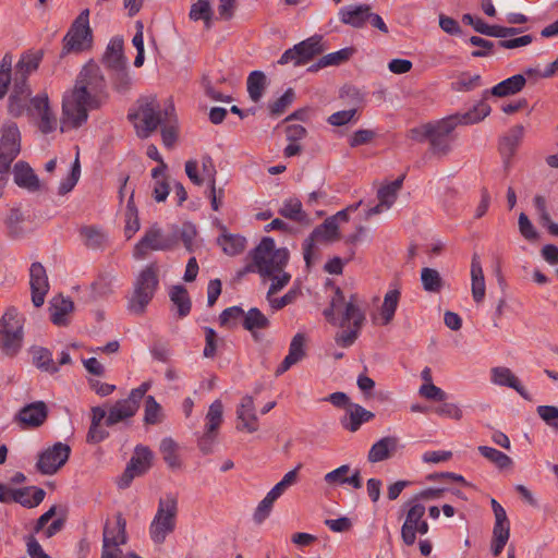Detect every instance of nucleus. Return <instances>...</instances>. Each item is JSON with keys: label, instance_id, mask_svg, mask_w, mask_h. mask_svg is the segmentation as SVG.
I'll list each match as a JSON object with an SVG mask.
<instances>
[{"label": "nucleus", "instance_id": "nucleus-61", "mask_svg": "<svg viewBox=\"0 0 558 558\" xmlns=\"http://www.w3.org/2000/svg\"><path fill=\"white\" fill-rule=\"evenodd\" d=\"M536 412L549 426L558 429V408L555 405H538Z\"/></svg>", "mask_w": 558, "mask_h": 558}, {"label": "nucleus", "instance_id": "nucleus-21", "mask_svg": "<svg viewBox=\"0 0 558 558\" xmlns=\"http://www.w3.org/2000/svg\"><path fill=\"white\" fill-rule=\"evenodd\" d=\"M126 543V521L122 513L116 514V525L110 526L107 522L104 526L102 545L104 547H119Z\"/></svg>", "mask_w": 558, "mask_h": 558}, {"label": "nucleus", "instance_id": "nucleus-7", "mask_svg": "<svg viewBox=\"0 0 558 558\" xmlns=\"http://www.w3.org/2000/svg\"><path fill=\"white\" fill-rule=\"evenodd\" d=\"M23 341V325L15 308H9L0 319V350L9 356L15 355Z\"/></svg>", "mask_w": 558, "mask_h": 558}, {"label": "nucleus", "instance_id": "nucleus-47", "mask_svg": "<svg viewBox=\"0 0 558 558\" xmlns=\"http://www.w3.org/2000/svg\"><path fill=\"white\" fill-rule=\"evenodd\" d=\"M178 445L170 438H163L160 442V452L162 453L165 462L170 469H179L181 466V460L177 453Z\"/></svg>", "mask_w": 558, "mask_h": 558}, {"label": "nucleus", "instance_id": "nucleus-52", "mask_svg": "<svg viewBox=\"0 0 558 558\" xmlns=\"http://www.w3.org/2000/svg\"><path fill=\"white\" fill-rule=\"evenodd\" d=\"M305 342L306 337L304 333L298 332L294 335L290 342L288 357L293 359L296 363H299L306 355L305 351Z\"/></svg>", "mask_w": 558, "mask_h": 558}, {"label": "nucleus", "instance_id": "nucleus-57", "mask_svg": "<svg viewBox=\"0 0 558 558\" xmlns=\"http://www.w3.org/2000/svg\"><path fill=\"white\" fill-rule=\"evenodd\" d=\"M173 233L177 234L178 240H182L186 251L193 252V241L197 233L193 223L185 222L180 230L177 229Z\"/></svg>", "mask_w": 558, "mask_h": 558}, {"label": "nucleus", "instance_id": "nucleus-38", "mask_svg": "<svg viewBox=\"0 0 558 558\" xmlns=\"http://www.w3.org/2000/svg\"><path fill=\"white\" fill-rule=\"evenodd\" d=\"M110 71V80L113 89L119 94H126L132 87V77L126 64L111 69Z\"/></svg>", "mask_w": 558, "mask_h": 558}, {"label": "nucleus", "instance_id": "nucleus-50", "mask_svg": "<svg viewBox=\"0 0 558 558\" xmlns=\"http://www.w3.org/2000/svg\"><path fill=\"white\" fill-rule=\"evenodd\" d=\"M210 0H197L190 11V19L194 21L203 20L206 26L209 27L211 20Z\"/></svg>", "mask_w": 558, "mask_h": 558}, {"label": "nucleus", "instance_id": "nucleus-31", "mask_svg": "<svg viewBox=\"0 0 558 558\" xmlns=\"http://www.w3.org/2000/svg\"><path fill=\"white\" fill-rule=\"evenodd\" d=\"M123 38L120 36H116L109 41L101 59L108 70L126 64V59L123 53Z\"/></svg>", "mask_w": 558, "mask_h": 558}, {"label": "nucleus", "instance_id": "nucleus-42", "mask_svg": "<svg viewBox=\"0 0 558 558\" xmlns=\"http://www.w3.org/2000/svg\"><path fill=\"white\" fill-rule=\"evenodd\" d=\"M279 214L290 220L296 222H304L307 220V215L302 208V203L298 198H289L283 202Z\"/></svg>", "mask_w": 558, "mask_h": 558}, {"label": "nucleus", "instance_id": "nucleus-46", "mask_svg": "<svg viewBox=\"0 0 558 558\" xmlns=\"http://www.w3.org/2000/svg\"><path fill=\"white\" fill-rule=\"evenodd\" d=\"M25 218L20 208H12L10 214L5 220V226L8 229V234L11 239H20L24 235V229L22 223Z\"/></svg>", "mask_w": 558, "mask_h": 558}, {"label": "nucleus", "instance_id": "nucleus-58", "mask_svg": "<svg viewBox=\"0 0 558 558\" xmlns=\"http://www.w3.org/2000/svg\"><path fill=\"white\" fill-rule=\"evenodd\" d=\"M462 22L468 24V25H471L474 28L475 32H477V33H480L482 35H486V36L493 37L495 25H488L482 19H480V17L475 19L470 13H465L462 16Z\"/></svg>", "mask_w": 558, "mask_h": 558}, {"label": "nucleus", "instance_id": "nucleus-35", "mask_svg": "<svg viewBox=\"0 0 558 558\" xmlns=\"http://www.w3.org/2000/svg\"><path fill=\"white\" fill-rule=\"evenodd\" d=\"M222 230L223 233L217 238V243L223 253L229 256L241 254L246 247V239L239 234L227 233L226 227H222Z\"/></svg>", "mask_w": 558, "mask_h": 558}, {"label": "nucleus", "instance_id": "nucleus-25", "mask_svg": "<svg viewBox=\"0 0 558 558\" xmlns=\"http://www.w3.org/2000/svg\"><path fill=\"white\" fill-rule=\"evenodd\" d=\"M357 295L351 294L350 300L347 302L344 300V304L341 306V319L339 323L340 327H345L352 324V327L362 328L366 317L364 311L360 308L356 304Z\"/></svg>", "mask_w": 558, "mask_h": 558}, {"label": "nucleus", "instance_id": "nucleus-41", "mask_svg": "<svg viewBox=\"0 0 558 558\" xmlns=\"http://www.w3.org/2000/svg\"><path fill=\"white\" fill-rule=\"evenodd\" d=\"M533 204L539 216V222L543 227H546L551 235L558 236V223L554 222L547 210L546 198L543 195H535Z\"/></svg>", "mask_w": 558, "mask_h": 558}, {"label": "nucleus", "instance_id": "nucleus-19", "mask_svg": "<svg viewBox=\"0 0 558 558\" xmlns=\"http://www.w3.org/2000/svg\"><path fill=\"white\" fill-rule=\"evenodd\" d=\"M400 440L396 436H386L373 444L371 447L367 460L371 463H377L391 458L400 448Z\"/></svg>", "mask_w": 558, "mask_h": 558}, {"label": "nucleus", "instance_id": "nucleus-33", "mask_svg": "<svg viewBox=\"0 0 558 558\" xmlns=\"http://www.w3.org/2000/svg\"><path fill=\"white\" fill-rule=\"evenodd\" d=\"M471 291L475 303H482L485 298V278L481 265L480 256L475 253L471 262Z\"/></svg>", "mask_w": 558, "mask_h": 558}, {"label": "nucleus", "instance_id": "nucleus-17", "mask_svg": "<svg viewBox=\"0 0 558 558\" xmlns=\"http://www.w3.org/2000/svg\"><path fill=\"white\" fill-rule=\"evenodd\" d=\"M0 148L5 154L4 159L13 162L21 153V132L15 122H9L1 128Z\"/></svg>", "mask_w": 558, "mask_h": 558}, {"label": "nucleus", "instance_id": "nucleus-3", "mask_svg": "<svg viewBox=\"0 0 558 558\" xmlns=\"http://www.w3.org/2000/svg\"><path fill=\"white\" fill-rule=\"evenodd\" d=\"M252 263L236 271L241 279L250 272H258L262 277H270L274 272H281L289 260V251L286 247L276 248L275 240L270 236L262 239L259 244L250 252Z\"/></svg>", "mask_w": 558, "mask_h": 558}, {"label": "nucleus", "instance_id": "nucleus-27", "mask_svg": "<svg viewBox=\"0 0 558 558\" xmlns=\"http://www.w3.org/2000/svg\"><path fill=\"white\" fill-rule=\"evenodd\" d=\"M492 380L498 386L509 387L514 389L523 399L530 401L531 396L527 390L521 385L520 380L508 367H494L492 369Z\"/></svg>", "mask_w": 558, "mask_h": 558}, {"label": "nucleus", "instance_id": "nucleus-9", "mask_svg": "<svg viewBox=\"0 0 558 558\" xmlns=\"http://www.w3.org/2000/svg\"><path fill=\"white\" fill-rule=\"evenodd\" d=\"M177 244L178 236L175 233L165 235L158 223H154L135 244L133 257L135 259H143L146 257L148 251H170L175 247Z\"/></svg>", "mask_w": 558, "mask_h": 558}, {"label": "nucleus", "instance_id": "nucleus-51", "mask_svg": "<svg viewBox=\"0 0 558 558\" xmlns=\"http://www.w3.org/2000/svg\"><path fill=\"white\" fill-rule=\"evenodd\" d=\"M93 301L105 298L112 293V278L108 275H100L92 284Z\"/></svg>", "mask_w": 558, "mask_h": 558}, {"label": "nucleus", "instance_id": "nucleus-44", "mask_svg": "<svg viewBox=\"0 0 558 558\" xmlns=\"http://www.w3.org/2000/svg\"><path fill=\"white\" fill-rule=\"evenodd\" d=\"M400 291L398 289L389 290L384 298V303L381 305V318L383 324L388 325L395 317V313L397 311L399 300H400Z\"/></svg>", "mask_w": 558, "mask_h": 558}, {"label": "nucleus", "instance_id": "nucleus-39", "mask_svg": "<svg viewBox=\"0 0 558 558\" xmlns=\"http://www.w3.org/2000/svg\"><path fill=\"white\" fill-rule=\"evenodd\" d=\"M34 365L47 373L54 374L59 371V367L52 360V353L43 347H35L32 350Z\"/></svg>", "mask_w": 558, "mask_h": 558}, {"label": "nucleus", "instance_id": "nucleus-16", "mask_svg": "<svg viewBox=\"0 0 558 558\" xmlns=\"http://www.w3.org/2000/svg\"><path fill=\"white\" fill-rule=\"evenodd\" d=\"M408 505L410 508L401 526V538L407 546H412L416 541V526L422 522L426 509L423 504L412 500Z\"/></svg>", "mask_w": 558, "mask_h": 558}, {"label": "nucleus", "instance_id": "nucleus-4", "mask_svg": "<svg viewBox=\"0 0 558 558\" xmlns=\"http://www.w3.org/2000/svg\"><path fill=\"white\" fill-rule=\"evenodd\" d=\"M159 287L158 267L155 263L143 268L133 283L126 308L131 314L143 315Z\"/></svg>", "mask_w": 558, "mask_h": 558}, {"label": "nucleus", "instance_id": "nucleus-40", "mask_svg": "<svg viewBox=\"0 0 558 558\" xmlns=\"http://www.w3.org/2000/svg\"><path fill=\"white\" fill-rule=\"evenodd\" d=\"M246 86L250 98L254 102L259 101L266 87L265 73L258 70L251 72L247 77Z\"/></svg>", "mask_w": 558, "mask_h": 558}, {"label": "nucleus", "instance_id": "nucleus-1", "mask_svg": "<svg viewBox=\"0 0 558 558\" xmlns=\"http://www.w3.org/2000/svg\"><path fill=\"white\" fill-rule=\"evenodd\" d=\"M106 89L107 82L99 65L89 61L81 70L72 93L63 98L61 131L68 125L82 126L88 119V110L101 107L107 98Z\"/></svg>", "mask_w": 558, "mask_h": 558}, {"label": "nucleus", "instance_id": "nucleus-13", "mask_svg": "<svg viewBox=\"0 0 558 558\" xmlns=\"http://www.w3.org/2000/svg\"><path fill=\"white\" fill-rule=\"evenodd\" d=\"M71 447L63 442H56L44 450L36 463L37 470L44 475L56 474L69 460Z\"/></svg>", "mask_w": 558, "mask_h": 558}, {"label": "nucleus", "instance_id": "nucleus-22", "mask_svg": "<svg viewBox=\"0 0 558 558\" xmlns=\"http://www.w3.org/2000/svg\"><path fill=\"white\" fill-rule=\"evenodd\" d=\"M14 183L29 192L40 189V181L28 162L20 160L13 167Z\"/></svg>", "mask_w": 558, "mask_h": 558}, {"label": "nucleus", "instance_id": "nucleus-10", "mask_svg": "<svg viewBox=\"0 0 558 558\" xmlns=\"http://www.w3.org/2000/svg\"><path fill=\"white\" fill-rule=\"evenodd\" d=\"M153 459L154 453L147 446L137 445L123 474L118 481L119 488H128L135 477L146 474L153 465Z\"/></svg>", "mask_w": 558, "mask_h": 558}, {"label": "nucleus", "instance_id": "nucleus-48", "mask_svg": "<svg viewBox=\"0 0 558 558\" xmlns=\"http://www.w3.org/2000/svg\"><path fill=\"white\" fill-rule=\"evenodd\" d=\"M223 405L220 400L214 401L208 409L206 429L216 433L222 422Z\"/></svg>", "mask_w": 558, "mask_h": 558}, {"label": "nucleus", "instance_id": "nucleus-23", "mask_svg": "<svg viewBox=\"0 0 558 558\" xmlns=\"http://www.w3.org/2000/svg\"><path fill=\"white\" fill-rule=\"evenodd\" d=\"M371 7L368 4L345 5L339 10V20L354 28H362L368 21Z\"/></svg>", "mask_w": 558, "mask_h": 558}, {"label": "nucleus", "instance_id": "nucleus-6", "mask_svg": "<svg viewBox=\"0 0 558 558\" xmlns=\"http://www.w3.org/2000/svg\"><path fill=\"white\" fill-rule=\"evenodd\" d=\"M63 47L60 57L69 53H80L89 50L93 46V31L89 26V10H83L73 21L63 37Z\"/></svg>", "mask_w": 558, "mask_h": 558}, {"label": "nucleus", "instance_id": "nucleus-37", "mask_svg": "<svg viewBox=\"0 0 558 558\" xmlns=\"http://www.w3.org/2000/svg\"><path fill=\"white\" fill-rule=\"evenodd\" d=\"M134 190H132L128 199L125 210L124 234L128 240H130L141 228L138 209L134 202Z\"/></svg>", "mask_w": 558, "mask_h": 558}, {"label": "nucleus", "instance_id": "nucleus-34", "mask_svg": "<svg viewBox=\"0 0 558 558\" xmlns=\"http://www.w3.org/2000/svg\"><path fill=\"white\" fill-rule=\"evenodd\" d=\"M44 58L43 50H27L21 54L20 60L16 62L14 66V73L16 75L29 76L33 72H35Z\"/></svg>", "mask_w": 558, "mask_h": 558}, {"label": "nucleus", "instance_id": "nucleus-28", "mask_svg": "<svg viewBox=\"0 0 558 558\" xmlns=\"http://www.w3.org/2000/svg\"><path fill=\"white\" fill-rule=\"evenodd\" d=\"M242 326L245 330L250 331L254 341L259 342L262 337L258 330L269 328L270 320L257 307H251L246 313L244 312Z\"/></svg>", "mask_w": 558, "mask_h": 558}, {"label": "nucleus", "instance_id": "nucleus-5", "mask_svg": "<svg viewBox=\"0 0 558 558\" xmlns=\"http://www.w3.org/2000/svg\"><path fill=\"white\" fill-rule=\"evenodd\" d=\"M178 499L172 494L158 501L157 512L149 525V535L155 544H162L175 529Z\"/></svg>", "mask_w": 558, "mask_h": 558}, {"label": "nucleus", "instance_id": "nucleus-59", "mask_svg": "<svg viewBox=\"0 0 558 558\" xmlns=\"http://www.w3.org/2000/svg\"><path fill=\"white\" fill-rule=\"evenodd\" d=\"M81 234L85 239L86 246L94 250L100 247L105 240L104 235L95 227H84L81 230Z\"/></svg>", "mask_w": 558, "mask_h": 558}, {"label": "nucleus", "instance_id": "nucleus-2", "mask_svg": "<svg viewBox=\"0 0 558 558\" xmlns=\"http://www.w3.org/2000/svg\"><path fill=\"white\" fill-rule=\"evenodd\" d=\"M492 109L485 101H478L472 109L464 113H456L433 122L432 126L426 129L425 134L429 135V149L433 155L438 157L447 156L451 151V143L454 137L452 132L459 124H474L484 120Z\"/></svg>", "mask_w": 558, "mask_h": 558}, {"label": "nucleus", "instance_id": "nucleus-26", "mask_svg": "<svg viewBox=\"0 0 558 558\" xmlns=\"http://www.w3.org/2000/svg\"><path fill=\"white\" fill-rule=\"evenodd\" d=\"M138 408V404L135 403L130 397L126 399L118 400L109 410L108 416L105 420L106 426H113L119 422L134 416Z\"/></svg>", "mask_w": 558, "mask_h": 558}, {"label": "nucleus", "instance_id": "nucleus-56", "mask_svg": "<svg viewBox=\"0 0 558 558\" xmlns=\"http://www.w3.org/2000/svg\"><path fill=\"white\" fill-rule=\"evenodd\" d=\"M25 111H31L27 104V98L16 95H10L8 99V112L14 118H19L24 114Z\"/></svg>", "mask_w": 558, "mask_h": 558}, {"label": "nucleus", "instance_id": "nucleus-45", "mask_svg": "<svg viewBox=\"0 0 558 558\" xmlns=\"http://www.w3.org/2000/svg\"><path fill=\"white\" fill-rule=\"evenodd\" d=\"M477 450L484 458L493 462L500 470L508 469L513 464L509 456L493 447L478 446Z\"/></svg>", "mask_w": 558, "mask_h": 558}, {"label": "nucleus", "instance_id": "nucleus-43", "mask_svg": "<svg viewBox=\"0 0 558 558\" xmlns=\"http://www.w3.org/2000/svg\"><path fill=\"white\" fill-rule=\"evenodd\" d=\"M421 281L424 290L432 293L440 292L445 284L439 271L429 267L422 269Z\"/></svg>", "mask_w": 558, "mask_h": 558}, {"label": "nucleus", "instance_id": "nucleus-32", "mask_svg": "<svg viewBox=\"0 0 558 558\" xmlns=\"http://www.w3.org/2000/svg\"><path fill=\"white\" fill-rule=\"evenodd\" d=\"M524 135V126L521 124H517L512 126L506 135H504L498 145V150L502 157H508L511 159L517 148L519 147Z\"/></svg>", "mask_w": 558, "mask_h": 558}, {"label": "nucleus", "instance_id": "nucleus-36", "mask_svg": "<svg viewBox=\"0 0 558 558\" xmlns=\"http://www.w3.org/2000/svg\"><path fill=\"white\" fill-rule=\"evenodd\" d=\"M171 302L178 308V316L183 318L187 316L192 308V302L186 288L182 284L173 286L169 293Z\"/></svg>", "mask_w": 558, "mask_h": 558}, {"label": "nucleus", "instance_id": "nucleus-15", "mask_svg": "<svg viewBox=\"0 0 558 558\" xmlns=\"http://www.w3.org/2000/svg\"><path fill=\"white\" fill-rule=\"evenodd\" d=\"M29 286L32 302L35 307H40L45 303V298L49 291V281L46 268L39 262H35L31 265Z\"/></svg>", "mask_w": 558, "mask_h": 558}, {"label": "nucleus", "instance_id": "nucleus-60", "mask_svg": "<svg viewBox=\"0 0 558 558\" xmlns=\"http://www.w3.org/2000/svg\"><path fill=\"white\" fill-rule=\"evenodd\" d=\"M439 405L435 407L434 412L439 416L460 421L462 418V410L451 402L441 401Z\"/></svg>", "mask_w": 558, "mask_h": 558}, {"label": "nucleus", "instance_id": "nucleus-12", "mask_svg": "<svg viewBox=\"0 0 558 558\" xmlns=\"http://www.w3.org/2000/svg\"><path fill=\"white\" fill-rule=\"evenodd\" d=\"M338 222L335 218L328 217L323 223L314 228L311 234L303 242V255L306 267L310 269L313 265V255L315 250V242L323 240L326 242H333L339 240Z\"/></svg>", "mask_w": 558, "mask_h": 558}, {"label": "nucleus", "instance_id": "nucleus-55", "mask_svg": "<svg viewBox=\"0 0 558 558\" xmlns=\"http://www.w3.org/2000/svg\"><path fill=\"white\" fill-rule=\"evenodd\" d=\"M354 52L355 48L353 47H347L338 51L330 52L323 57V63H325L326 66L340 65L347 62L354 54Z\"/></svg>", "mask_w": 558, "mask_h": 558}, {"label": "nucleus", "instance_id": "nucleus-8", "mask_svg": "<svg viewBox=\"0 0 558 558\" xmlns=\"http://www.w3.org/2000/svg\"><path fill=\"white\" fill-rule=\"evenodd\" d=\"M137 102V111L129 113L128 117L131 121L141 120V126L135 124L138 136L147 138L158 126L163 124L160 106L155 96L142 98Z\"/></svg>", "mask_w": 558, "mask_h": 558}, {"label": "nucleus", "instance_id": "nucleus-18", "mask_svg": "<svg viewBox=\"0 0 558 558\" xmlns=\"http://www.w3.org/2000/svg\"><path fill=\"white\" fill-rule=\"evenodd\" d=\"M525 84H526V78L523 74L512 75V76L499 82L498 84L493 86L490 89H485L483 92V97L480 101L486 102L489 95L495 96V97H500V98L515 95V94L520 93L525 87Z\"/></svg>", "mask_w": 558, "mask_h": 558}, {"label": "nucleus", "instance_id": "nucleus-53", "mask_svg": "<svg viewBox=\"0 0 558 558\" xmlns=\"http://www.w3.org/2000/svg\"><path fill=\"white\" fill-rule=\"evenodd\" d=\"M160 411L161 407L156 399L153 396H147L145 399L144 423L147 425L159 423Z\"/></svg>", "mask_w": 558, "mask_h": 558}, {"label": "nucleus", "instance_id": "nucleus-20", "mask_svg": "<svg viewBox=\"0 0 558 558\" xmlns=\"http://www.w3.org/2000/svg\"><path fill=\"white\" fill-rule=\"evenodd\" d=\"M375 417V414L357 403L350 404L344 416L340 418L341 426L351 432L355 433L360 429L363 423H367Z\"/></svg>", "mask_w": 558, "mask_h": 558}, {"label": "nucleus", "instance_id": "nucleus-24", "mask_svg": "<svg viewBox=\"0 0 558 558\" xmlns=\"http://www.w3.org/2000/svg\"><path fill=\"white\" fill-rule=\"evenodd\" d=\"M236 417L242 422V425H238L239 430H247L254 433L258 429L257 415L255 412L254 399L251 396H244L236 410Z\"/></svg>", "mask_w": 558, "mask_h": 558}, {"label": "nucleus", "instance_id": "nucleus-64", "mask_svg": "<svg viewBox=\"0 0 558 558\" xmlns=\"http://www.w3.org/2000/svg\"><path fill=\"white\" fill-rule=\"evenodd\" d=\"M277 499L270 495L267 494L266 497L258 504L255 513H254V521L256 523H262L264 520L269 515L272 505Z\"/></svg>", "mask_w": 558, "mask_h": 558}, {"label": "nucleus", "instance_id": "nucleus-11", "mask_svg": "<svg viewBox=\"0 0 558 558\" xmlns=\"http://www.w3.org/2000/svg\"><path fill=\"white\" fill-rule=\"evenodd\" d=\"M46 492L37 486L11 488L0 482V502H16L25 508H35L45 499Z\"/></svg>", "mask_w": 558, "mask_h": 558}, {"label": "nucleus", "instance_id": "nucleus-29", "mask_svg": "<svg viewBox=\"0 0 558 558\" xmlns=\"http://www.w3.org/2000/svg\"><path fill=\"white\" fill-rule=\"evenodd\" d=\"M50 319L56 326H68V315L74 311V303L70 298L58 295L50 301Z\"/></svg>", "mask_w": 558, "mask_h": 558}, {"label": "nucleus", "instance_id": "nucleus-54", "mask_svg": "<svg viewBox=\"0 0 558 558\" xmlns=\"http://www.w3.org/2000/svg\"><path fill=\"white\" fill-rule=\"evenodd\" d=\"M80 173H81V167H80V162H78V157H76V159L72 166L70 174L60 183V185L58 187V193L60 195H65L69 192H71L80 179Z\"/></svg>", "mask_w": 558, "mask_h": 558}, {"label": "nucleus", "instance_id": "nucleus-62", "mask_svg": "<svg viewBox=\"0 0 558 558\" xmlns=\"http://www.w3.org/2000/svg\"><path fill=\"white\" fill-rule=\"evenodd\" d=\"M350 472L349 464H342L339 468L328 472L324 476V481L328 485H343L347 478L348 473Z\"/></svg>", "mask_w": 558, "mask_h": 558}, {"label": "nucleus", "instance_id": "nucleus-63", "mask_svg": "<svg viewBox=\"0 0 558 558\" xmlns=\"http://www.w3.org/2000/svg\"><path fill=\"white\" fill-rule=\"evenodd\" d=\"M418 393L423 398L434 401H445L447 399V393L433 383L423 384L420 387Z\"/></svg>", "mask_w": 558, "mask_h": 558}, {"label": "nucleus", "instance_id": "nucleus-30", "mask_svg": "<svg viewBox=\"0 0 558 558\" xmlns=\"http://www.w3.org/2000/svg\"><path fill=\"white\" fill-rule=\"evenodd\" d=\"M322 40L323 37L320 35H314L294 45L296 53L299 56L296 65L305 64L308 61H311L315 56L323 53L324 47L322 45Z\"/></svg>", "mask_w": 558, "mask_h": 558}, {"label": "nucleus", "instance_id": "nucleus-49", "mask_svg": "<svg viewBox=\"0 0 558 558\" xmlns=\"http://www.w3.org/2000/svg\"><path fill=\"white\" fill-rule=\"evenodd\" d=\"M295 98V93L293 88H288L281 97L277 100L268 104V110L270 116L279 117L281 116L289 106L293 102Z\"/></svg>", "mask_w": 558, "mask_h": 558}, {"label": "nucleus", "instance_id": "nucleus-14", "mask_svg": "<svg viewBox=\"0 0 558 558\" xmlns=\"http://www.w3.org/2000/svg\"><path fill=\"white\" fill-rule=\"evenodd\" d=\"M48 413V407L44 401H35L20 409L14 421L23 428H36L46 422Z\"/></svg>", "mask_w": 558, "mask_h": 558}]
</instances>
